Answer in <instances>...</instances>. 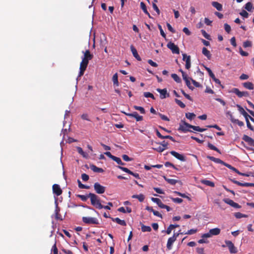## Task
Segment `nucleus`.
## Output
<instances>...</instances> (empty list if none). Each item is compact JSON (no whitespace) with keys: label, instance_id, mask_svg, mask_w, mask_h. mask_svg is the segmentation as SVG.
Returning <instances> with one entry per match:
<instances>
[{"label":"nucleus","instance_id":"obj_1","mask_svg":"<svg viewBox=\"0 0 254 254\" xmlns=\"http://www.w3.org/2000/svg\"><path fill=\"white\" fill-rule=\"evenodd\" d=\"M82 53L83 54V57L82 58V61L80 64L79 77H81L84 74L88 64L89 61L91 60L93 58V55L90 53L89 50H86L85 52L83 51Z\"/></svg>","mask_w":254,"mask_h":254},{"label":"nucleus","instance_id":"obj_2","mask_svg":"<svg viewBox=\"0 0 254 254\" xmlns=\"http://www.w3.org/2000/svg\"><path fill=\"white\" fill-rule=\"evenodd\" d=\"M89 196L92 205L97 209H102V205L100 202V198L97 195L93 193H89Z\"/></svg>","mask_w":254,"mask_h":254},{"label":"nucleus","instance_id":"obj_3","mask_svg":"<svg viewBox=\"0 0 254 254\" xmlns=\"http://www.w3.org/2000/svg\"><path fill=\"white\" fill-rule=\"evenodd\" d=\"M82 221L86 224H98V220L95 217H83Z\"/></svg>","mask_w":254,"mask_h":254},{"label":"nucleus","instance_id":"obj_4","mask_svg":"<svg viewBox=\"0 0 254 254\" xmlns=\"http://www.w3.org/2000/svg\"><path fill=\"white\" fill-rule=\"evenodd\" d=\"M122 113L128 117L135 118L137 122L142 121L143 119V117L139 115L136 112H134L132 113H127L125 112L122 111Z\"/></svg>","mask_w":254,"mask_h":254},{"label":"nucleus","instance_id":"obj_5","mask_svg":"<svg viewBox=\"0 0 254 254\" xmlns=\"http://www.w3.org/2000/svg\"><path fill=\"white\" fill-rule=\"evenodd\" d=\"M167 47L170 49L173 54H179L180 53V50L179 47L176 45L174 43L169 42L167 45Z\"/></svg>","mask_w":254,"mask_h":254},{"label":"nucleus","instance_id":"obj_6","mask_svg":"<svg viewBox=\"0 0 254 254\" xmlns=\"http://www.w3.org/2000/svg\"><path fill=\"white\" fill-rule=\"evenodd\" d=\"M231 92L236 94L240 98H241L243 96L248 97L249 95L248 92L240 91L238 88H233Z\"/></svg>","mask_w":254,"mask_h":254},{"label":"nucleus","instance_id":"obj_7","mask_svg":"<svg viewBox=\"0 0 254 254\" xmlns=\"http://www.w3.org/2000/svg\"><path fill=\"white\" fill-rule=\"evenodd\" d=\"M94 188L96 193L102 194L105 191V187L101 185L98 183H95L94 185Z\"/></svg>","mask_w":254,"mask_h":254},{"label":"nucleus","instance_id":"obj_8","mask_svg":"<svg viewBox=\"0 0 254 254\" xmlns=\"http://www.w3.org/2000/svg\"><path fill=\"white\" fill-rule=\"evenodd\" d=\"M225 242L226 246L228 247L230 253L235 254L237 252V248L234 246V245L231 241L226 240Z\"/></svg>","mask_w":254,"mask_h":254},{"label":"nucleus","instance_id":"obj_9","mask_svg":"<svg viewBox=\"0 0 254 254\" xmlns=\"http://www.w3.org/2000/svg\"><path fill=\"white\" fill-rule=\"evenodd\" d=\"M223 201L227 204L230 205L233 207L235 208H241V206L239 205L238 203L234 202L233 200L229 199V198H224L223 199Z\"/></svg>","mask_w":254,"mask_h":254},{"label":"nucleus","instance_id":"obj_10","mask_svg":"<svg viewBox=\"0 0 254 254\" xmlns=\"http://www.w3.org/2000/svg\"><path fill=\"white\" fill-rule=\"evenodd\" d=\"M223 201L227 204L230 205L233 207L235 208H241V206L239 205L238 203L234 202L233 200L229 199V198H224L223 199Z\"/></svg>","mask_w":254,"mask_h":254},{"label":"nucleus","instance_id":"obj_11","mask_svg":"<svg viewBox=\"0 0 254 254\" xmlns=\"http://www.w3.org/2000/svg\"><path fill=\"white\" fill-rule=\"evenodd\" d=\"M223 201L227 204L230 205L233 207L235 208H241V206L239 205L238 203L234 202L233 200L229 199V198H224L223 199Z\"/></svg>","mask_w":254,"mask_h":254},{"label":"nucleus","instance_id":"obj_12","mask_svg":"<svg viewBox=\"0 0 254 254\" xmlns=\"http://www.w3.org/2000/svg\"><path fill=\"white\" fill-rule=\"evenodd\" d=\"M183 60L186 61L185 67L187 69H190L191 66L190 57L187 56L186 54H183Z\"/></svg>","mask_w":254,"mask_h":254},{"label":"nucleus","instance_id":"obj_13","mask_svg":"<svg viewBox=\"0 0 254 254\" xmlns=\"http://www.w3.org/2000/svg\"><path fill=\"white\" fill-rule=\"evenodd\" d=\"M53 191L57 196L60 195L63 192L60 186L58 184L53 185Z\"/></svg>","mask_w":254,"mask_h":254},{"label":"nucleus","instance_id":"obj_14","mask_svg":"<svg viewBox=\"0 0 254 254\" xmlns=\"http://www.w3.org/2000/svg\"><path fill=\"white\" fill-rule=\"evenodd\" d=\"M157 91L160 94V98L164 99L166 97H169L170 95L167 93V90L166 88L161 89L160 88L157 89Z\"/></svg>","mask_w":254,"mask_h":254},{"label":"nucleus","instance_id":"obj_15","mask_svg":"<svg viewBox=\"0 0 254 254\" xmlns=\"http://www.w3.org/2000/svg\"><path fill=\"white\" fill-rule=\"evenodd\" d=\"M242 139L247 142L249 145L254 147V139L252 137L244 134L243 136Z\"/></svg>","mask_w":254,"mask_h":254},{"label":"nucleus","instance_id":"obj_16","mask_svg":"<svg viewBox=\"0 0 254 254\" xmlns=\"http://www.w3.org/2000/svg\"><path fill=\"white\" fill-rule=\"evenodd\" d=\"M170 154L174 156L177 159H179L180 161H186L185 157L183 156V155L179 154V153L175 151H170Z\"/></svg>","mask_w":254,"mask_h":254},{"label":"nucleus","instance_id":"obj_17","mask_svg":"<svg viewBox=\"0 0 254 254\" xmlns=\"http://www.w3.org/2000/svg\"><path fill=\"white\" fill-rule=\"evenodd\" d=\"M185 125H186V126L187 127H188L189 128H192L193 130L197 131L203 132L206 130L205 128H200L198 126H195L191 125L188 123H185Z\"/></svg>","mask_w":254,"mask_h":254},{"label":"nucleus","instance_id":"obj_18","mask_svg":"<svg viewBox=\"0 0 254 254\" xmlns=\"http://www.w3.org/2000/svg\"><path fill=\"white\" fill-rule=\"evenodd\" d=\"M130 50L132 53L133 56L138 61H140L141 60V58L138 55L137 50L134 47L133 45H131L130 46Z\"/></svg>","mask_w":254,"mask_h":254},{"label":"nucleus","instance_id":"obj_19","mask_svg":"<svg viewBox=\"0 0 254 254\" xmlns=\"http://www.w3.org/2000/svg\"><path fill=\"white\" fill-rule=\"evenodd\" d=\"M207 158L208 159H209V160L216 163H219V164H222L223 165L225 166V164H226L225 162H224V161H223L222 160H221V159H219V158H215L214 157H213V156H207Z\"/></svg>","mask_w":254,"mask_h":254},{"label":"nucleus","instance_id":"obj_20","mask_svg":"<svg viewBox=\"0 0 254 254\" xmlns=\"http://www.w3.org/2000/svg\"><path fill=\"white\" fill-rule=\"evenodd\" d=\"M176 241L175 238L170 237L168 239L167 243V248L168 250H170L172 248L173 243Z\"/></svg>","mask_w":254,"mask_h":254},{"label":"nucleus","instance_id":"obj_21","mask_svg":"<svg viewBox=\"0 0 254 254\" xmlns=\"http://www.w3.org/2000/svg\"><path fill=\"white\" fill-rule=\"evenodd\" d=\"M182 123H183V124H180V127L179 128V130H181L184 132H186L187 131H191V130H189L188 128V127H187L186 125H185V123H187L186 122L182 121Z\"/></svg>","mask_w":254,"mask_h":254},{"label":"nucleus","instance_id":"obj_22","mask_svg":"<svg viewBox=\"0 0 254 254\" xmlns=\"http://www.w3.org/2000/svg\"><path fill=\"white\" fill-rule=\"evenodd\" d=\"M237 107L238 108V110L245 117V119L249 118L250 115L244 110V109L239 105H237Z\"/></svg>","mask_w":254,"mask_h":254},{"label":"nucleus","instance_id":"obj_23","mask_svg":"<svg viewBox=\"0 0 254 254\" xmlns=\"http://www.w3.org/2000/svg\"><path fill=\"white\" fill-rule=\"evenodd\" d=\"M112 220L114 222H116L118 224L122 226H126L127 224L125 220H121L119 218H111Z\"/></svg>","mask_w":254,"mask_h":254},{"label":"nucleus","instance_id":"obj_24","mask_svg":"<svg viewBox=\"0 0 254 254\" xmlns=\"http://www.w3.org/2000/svg\"><path fill=\"white\" fill-rule=\"evenodd\" d=\"M90 169L94 172L102 173L104 172V170L102 168H98L93 164L90 165Z\"/></svg>","mask_w":254,"mask_h":254},{"label":"nucleus","instance_id":"obj_25","mask_svg":"<svg viewBox=\"0 0 254 254\" xmlns=\"http://www.w3.org/2000/svg\"><path fill=\"white\" fill-rule=\"evenodd\" d=\"M200 182L201 183V184L205 185L206 186H209L211 187H215L214 183L210 181H209V180H202L200 181Z\"/></svg>","mask_w":254,"mask_h":254},{"label":"nucleus","instance_id":"obj_26","mask_svg":"<svg viewBox=\"0 0 254 254\" xmlns=\"http://www.w3.org/2000/svg\"><path fill=\"white\" fill-rule=\"evenodd\" d=\"M243 86L248 89L253 90L254 88V84L251 82H246L243 83Z\"/></svg>","mask_w":254,"mask_h":254},{"label":"nucleus","instance_id":"obj_27","mask_svg":"<svg viewBox=\"0 0 254 254\" xmlns=\"http://www.w3.org/2000/svg\"><path fill=\"white\" fill-rule=\"evenodd\" d=\"M202 54L206 56L208 59L210 60L211 57V54L209 51H208L206 48L203 47L202 50Z\"/></svg>","mask_w":254,"mask_h":254},{"label":"nucleus","instance_id":"obj_28","mask_svg":"<svg viewBox=\"0 0 254 254\" xmlns=\"http://www.w3.org/2000/svg\"><path fill=\"white\" fill-rule=\"evenodd\" d=\"M209 232L211 236L218 235L220 233V229L218 228L211 229L209 230Z\"/></svg>","mask_w":254,"mask_h":254},{"label":"nucleus","instance_id":"obj_29","mask_svg":"<svg viewBox=\"0 0 254 254\" xmlns=\"http://www.w3.org/2000/svg\"><path fill=\"white\" fill-rule=\"evenodd\" d=\"M179 225L177 224H170L169 226L168 227L167 230L166 231V233L169 235L171 233V231L173 229H175L177 227H179Z\"/></svg>","mask_w":254,"mask_h":254},{"label":"nucleus","instance_id":"obj_30","mask_svg":"<svg viewBox=\"0 0 254 254\" xmlns=\"http://www.w3.org/2000/svg\"><path fill=\"white\" fill-rule=\"evenodd\" d=\"M140 7L143 12L147 14L149 18H151L150 14L148 12L145 4L143 2H140Z\"/></svg>","mask_w":254,"mask_h":254},{"label":"nucleus","instance_id":"obj_31","mask_svg":"<svg viewBox=\"0 0 254 254\" xmlns=\"http://www.w3.org/2000/svg\"><path fill=\"white\" fill-rule=\"evenodd\" d=\"M133 198H137L140 202H142L145 199V196L143 194H134L132 196Z\"/></svg>","mask_w":254,"mask_h":254},{"label":"nucleus","instance_id":"obj_32","mask_svg":"<svg viewBox=\"0 0 254 254\" xmlns=\"http://www.w3.org/2000/svg\"><path fill=\"white\" fill-rule=\"evenodd\" d=\"M212 5L219 11H221L222 10V4L217 1H213L212 2Z\"/></svg>","mask_w":254,"mask_h":254},{"label":"nucleus","instance_id":"obj_33","mask_svg":"<svg viewBox=\"0 0 254 254\" xmlns=\"http://www.w3.org/2000/svg\"><path fill=\"white\" fill-rule=\"evenodd\" d=\"M118 210L123 213H130L131 212V208L128 207H127L126 208H125L124 207H121L118 208Z\"/></svg>","mask_w":254,"mask_h":254},{"label":"nucleus","instance_id":"obj_34","mask_svg":"<svg viewBox=\"0 0 254 254\" xmlns=\"http://www.w3.org/2000/svg\"><path fill=\"white\" fill-rule=\"evenodd\" d=\"M77 151L79 154L81 155L83 157L87 158L88 156V154L83 151L82 148L80 147H77Z\"/></svg>","mask_w":254,"mask_h":254},{"label":"nucleus","instance_id":"obj_35","mask_svg":"<svg viewBox=\"0 0 254 254\" xmlns=\"http://www.w3.org/2000/svg\"><path fill=\"white\" fill-rule=\"evenodd\" d=\"M113 82L114 83V85H115L117 86H119V82H118V76L117 73H116L115 74H114L113 78H112Z\"/></svg>","mask_w":254,"mask_h":254},{"label":"nucleus","instance_id":"obj_36","mask_svg":"<svg viewBox=\"0 0 254 254\" xmlns=\"http://www.w3.org/2000/svg\"><path fill=\"white\" fill-rule=\"evenodd\" d=\"M207 146L210 149L214 150L218 152L219 153H221L220 151L216 147H215L214 145H213L210 142L208 143Z\"/></svg>","mask_w":254,"mask_h":254},{"label":"nucleus","instance_id":"obj_37","mask_svg":"<svg viewBox=\"0 0 254 254\" xmlns=\"http://www.w3.org/2000/svg\"><path fill=\"white\" fill-rule=\"evenodd\" d=\"M231 121L234 123H236L240 127H242L244 125V123L242 121H240L238 119H234L232 118V116H231Z\"/></svg>","mask_w":254,"mask_h":254},{"label":"nucleus","instance_id":"obj_38","mask_svg":"<svg viewBox=\"0 0 254 254\" xmlns=\"http://www.w3.org/2000/svg\"><path fill=\"white\" fill-rule=\"evenodd\" d=\"M133 107L135 110L139 111L141 114H144L145 113L144 109L142 107L134 105Z\"/></svg>","mask_w":254,"mask_h":254},{"label":"nucleus","instance_id":"obj_39","mask_svg":"<svg viewBox=\"0 0 254 254\" xmlns=\"http://www.w3.org/2000/svg\"><path fill=\"white\" fill-rule=\"evenodd\" d=\"M171 77L177 83H180L181 82V78L176 73H173L171 74Z\"/></svg>","mask_w":254,"mask_h":254},{"label":"nucleus","instance_id":"obj_40","mask_svg":"<svg viewBox=\"0 0 254 254\" xmlns=\"http://www.w3.org/2000/svg\"><path fill=\"white\" fill-rule=\"evenodd\" d=\"M141 231L143 232H150L151 231V228L150 226H145L143 224L141 225Z\"/></svg>","mask_w":254,"mask_h":254},{"label":"nucleus","instance_id":"obj_41","mask_svg":"<svg viewBox=\"0 0 254 254\" xmlns=\"http://www.w3.org/2000/svg\"><path fill=\"white\" fill-rule=\"evenodd\" d=\"M234 216L236 218L240 219L243 217H247L248 215L246 214H243L241 212H236L234 214Z\"/></svg>","mask_w":254,"mask_h":254},{"label":"nucleus","instance_id":"obj_42","mask_svg":"<svg viewBox=\"0 0 254 254\" xmlns=\"http://www.w3.org/2000/svg\"><path fill=\"white\" fill-rule=\"evenodd\" d=\"M164 179L169 184L172 185H175L178 182V181L176 180L168 179V178H166L165 177H164Z\"/></svg>","mask_w":254,"mask_h":254},{"label":"nucleus","instance_id":"obj_43","mask_svg":"<svg viewBox=\"0 0 254 254\" xmlns=\"http://www.w3.org/2000/svg\"><path fill=\"white\" fill-rule=\"evenodd\" d=\"M185 115L186 118L190 120H192L195 117V115L193 113H187Z\"/></svg>","mask_w":254,"mask_h":254},{"label":"nucleus","instance_id":"obj_44","mask_svg":"<svg viewBox=\"0 0 254 254\" xmlns=\"http://www.w3.org/2000/svg\"><path fill=\"white\" fill-rule=\"evenodd\" d=\"M77 182H78V187L80 189H89L90 188L89 186H86L85 185L82 184L81 183V182L80 181V180H77Z\"/></svg>","mask_w":254,"mask_h":254},{"label":"nucleus","instance_id":"obj_45","mask_svg":"<svg viewBox=\"0 0 254 254\" xmlns=\"http://www.w3.org/2000/svg\"><path fill=\"white\" fill-rule=\"evenodd\" d=\"M253 7V4L251 2H247L245 6V8L248 11H251Z\"/></svg>","mask_w":254,"mask_h":254},{"label":"nucleus","instance_id":"obj_46","mask_svg":"<svg viewBox=\"0 0 254 254\" xmlns=\"http://www.w3.org/2000/svg\"><path fill=\"white\" fill-rule=\"evenodd\" d=\"M175 102L182 108H185L186 107V105L184 103H183L181 100L175 99Z\"/></svg>","mask_w":254,"mask_h":254},{"label":"nucleus","instance_id":"obj_47","mask_svg":"<svg viewBox=\"0 0 254 254\" xmlns=\"http://www.w3.org/2000/svg\"><path fill=\"white\" fill-rule=\"evenodd\" d=\"M113 160H114V161H115L119 165H125V163H124L121 159L119 158V157H117L116 156H115L114 158H113Z\"/></svg>","mask_w":254,"mask_h":254},{"label":"nucleus","instance_id":"obj_48","mask_svg":"<svg viewBox=\"0 0 254 254\" xmlns=\"http://www.w3.org/2000/svg\"><path fill=\"white\" fill-rule=\"evenodd\" d=\"M77 196L80 198L81 200L83 201H86L87 200L88 198H89V194L87 195L78 194L77 195Z\"/></svg>","mask_w":254,"mask_h":254},{"label":"nucleus","instance_id":"obj_49","mask_svg":"<svg viewBox=\"0 0 254 254\" xmlns=\"http://www.w3.org/2000/svg\"><path fill=\"white\" fill-rule=\"evenodd\" d=\"M225 166L227 167V168H228L230 170L234 171L235 172L237 173V174L239 173V171L236 168H235V167L232 166L231 165H230L226 163L225 164Z\"/></svg>","mask_w":254,"mask_h":254},{"label":"nucleus","instance_id":"obj_50","mask_svg":"<svg viewBox=\"0 0 254 254\" xmlns=\"http://www.w3.org/2000/svg\"><path fill=\"white\" fill-rule=\"evenodd\" d=\"M175 193L177 194V195L183 197V198H188L189 200H190V197H189L188 196H187L186 194L185 193H182L180 192H179V191H175L174 192Z\"/></svg>","mask_w":254,"mask_h":254},{"label":"nucleus","instance_id":"obj_51","mask_svg":"<svg viewBox=\"0 0 254 254\" xmlns=\"http://www.w3.org/2000/svg\"><path fill=\"white\" fill-rule=\"evenodd\" d=\"M144 96L146 98H151L152 99H155V97L153 94L149 92H144Z\"/></svg>","mask_w":254,"mask_h":254},{"label":"nucleus","instance_id":"obj_52","mask_svg":"<svg viewBox=\"0 0 254 254\" xmlns=\"http://www.w3.org/2000/svg\"><path fill=\"white\" fill-rule=\"evenodd\" d=\"M252 46V42L247 40L243 43V47L244 48L251 47Z\"/></svg>","mask_w":254,"mask_h":254},{"label":"nucleus","instance_id":"obj_53","mask_svg":"<svg viewBox=\"0 0 254 254\" xmlns=\"http://www.w3.org/2000/svg\"><path fill=\"white\" fill-rule=\"evenodd\" d=\"M55 203L56 205L55 213H58L60 212V208L58 206V200L56 197L55 198Z\"/></svg>","mask_w":254,"mask_h":254},{"label":"nucleus","instance_id":"obj_54","mask_svg":"<svg viewBox=\"0 0 254 254\" xmlns=\"http://www.w3.org/2000/svg\"><path fill=\"white\" fill-rule=\"evenodd\" d=\"M153 149L158 152H162L164 150H165V148L162 147V146H159L157 147H153Z\"/></svg>","mask_w":254,"mask_h":254},{"label":"nucleus","instance_id":"obj_55","mask_svg":"<svg viewBox=\"0 0 254 254\" xmlns=\"http://www.w3.org/2000/svg\"><path fill=\"white\" fill-rule=\"evenodd\" d=\"M196 232H197V229H190V230L188 231V232H187L186 233H181L180 234H187V235H192V234H193L195 233Z\"/></svg>","mask_w":254,"mask_h":254},{"label":"nucleus","instance_id":"obj_56","mask_svg":"<svg viewBox=\"0 0 254 254\" xmlns=\"http://www.w3.org/2000/svg\"><path fill=\"white\" fill-rule=\"evenodd\" d=\"M171 199L172 200V201L174 202L177 203H181L183 201L182 198H178V197H177V198L171 197Z\"/></svg>","mask_w":254,"mask_h":254},{"label":"nucleus","instance_id":"obj_57","mask_svg":"<svg viewBox=\"0 0 254 254\" xmlns=\"http://www.w3.org/2000/svg\"><path fill=\"white\" fill-rule=\"evenodd\" d=\"M205 69L207 70V71L208 72L209 76L212 78H214V76L215 75L214 74V73L212 72V71H211V70L210 69V68H209V67H207L206 66H204Z\"/></svg>","mask_w":254,"mask_h":254},{"label":"nucleus","instance_id":"obj_58","mask_svg":"<svg viewBox=\"0 0 254 254\" xmlns=\"http://www.w3.org/2000/svg\"><path fill=\"white\" fill-rule=\"evenodd\" d=\"M165 166L166 167H171L173 168H174V169L178 170V169L175 166V165L171 162H165Z\"/></svg>","mask_w":254,"mask_h":254},{"label":"nucleus","instance_id":"obj_59","mask_svg":"<svg viewBox=\"0 0 254 254\" xmlns=\"http://www.w3.org/2000/svg\"><path fill=\"white\" fill-rule=\"evenodd\" d=\"M158 115L159 116V117L161 118L162 120L166 121H169V119L165 115H163L160 113H158Z\"/></svg>","mask_w":254,"mask_h":254},{"label":"nucleus","instance_id":"obj_60","mask_svg":"<svg viewBox=\"0 0 254 254\" xmlns=\"http://www.w3.org/2000/svg\"><path fill=\"white\" fill-rule=\"evenodd\" d=\"M52 251L53 252V254H58V250L56 246V242L55 243L52 247Z\"/></svg>","mask_w":254,"mask_h":254},{"label":"nucleus","instance_id":"obj_61","mask_svg":"<svg viewBox=\"0 0 254 254\" xmlns=\"http://www.w3.org/2000/svg\"><path fill=\"white\" fill-rule=\"evenodd\" d=\"M81 118L82 120H86V121H90V119H89V116L87 114H83L81 116Z\"/></svg>","mask_w":254,"mask_h":254},{"label":"nucleus","instance_id":"obj_62","mask_svg":"<svg viewBox=\"0 0 254 254\" xmlns=\"http://www.w3.org/2000/svg\"><path fill=\"white\" fill-rule=\"evenodd\" d=\"M246 123L247 127L251 129V130L253 131L254 130V127L251 125V123L249 122V118L246 119Z\"/></svg>","mask_w":254,"mask_h":254},{"label":"nucleus","instance_id":"obj_63","mask_svg":"<svg viewBox=\"0 0 254 254\" xmlns=\"http://www.w3.org/2000/svg\"><path fill=\"white\" fill-rule=\"evenodd\" d=\"M224 29L228 33H229L231 30L230 26L227 23L224 24Z\"/></svg>","mask_w":254,"mask_h":254},{"label":"nucleus","instance_id":"obj_64","mask_svg":"<svg viewBox=\"0 0 254 254\" xmlns=\"http://www.w3.org/2000/svg\"><path fill=\"white\" fill-rule=\"evenodd\" d=\"M81 178L83 181H87L89 178V176L85 173H83L81 175Z\"/></svg>","mask_w":254,"mask_h":254}]
</instances>
